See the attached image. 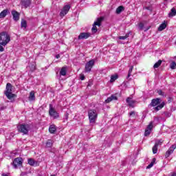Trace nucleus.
I'll use <instances>...</instances> for the list:
<instances>
[{
	"label": "nucleus",
	"mask_w": 176,
	"mask_h": 176,
	"mask_svg": "<svg viewBox=\"0 0 176 176\" xmlns=\"http://www.w3.org/2000/svg\"><path fill=\"white\" fill-rule=\"evenodd\" d=\"M21 28H27V21L22 19L21 22Z\"/></svg>",
	"instance_id": "nucleus-25"
},
{
	"label": "nucleus",
	"mask_w": 176,
	"mask_h": 176,
	"mask_svg": "<svg viewBox=\"0 0 176 176\" xmlns=\"http://www.w3.org/2000/svg\"><path fill=\"white\" fill-rule=\"evenodd\" d=\"M162 144H163V140L161 139L160 140L156 141L155 145L158 147L160 146Z\"/></svg>",
	"instance_id": "nucleus-32"
},
{
	"label": "nucleus",
	"mask_w": 176,
	"mask_h": 176,
	"mask_svg": "<svg viewBox=\"0 0 176 176\" xmlns=\"http://www.w3.org/2000/svg\"><path fill=\"white\" fill-rule=\"evenodd\" d=\"M17 130L23 135H28V133L32 130V125L27 123L21 124L17 126Z\"/></svg>",
	"instance_id": "nucleus-1"
},
{
	"label": "nucleus",
	"mask_w": 176,
	"mask_h": 176,
	"mask_svg": "<svg viewBox=\"0 0 176 176\" xmlns=\"http://www.w3.org/2000/svg\"><path fill=\"white\" fill-rule=\"evenodd\" d=\"M113 100H118V97H116V96L115 95H111L110 97H109L106 100L105 102H107V104L111 102V101H113Z\"/></svg>",
	"instance_id": "nucleus-18"
},
{
	"label": "nucleus",
	"mask_w": 176,
	"mask_h": 176,
	"mask_svg": "<svg viewBox=\"0 0 176 176\" xmlns=\"http://www.w3.org/2000/svg\"><path fill=\"white\" fill-rule=\"evenodd\" d=\"M91 35L89 32H82L78 36V39H87V38H90Z\"/></svg>",
	"instance_id": "nucleus-15"
},
{
	"label": "nucleus",
	"mask_w": 176,
	"mask_h": 176,
	"mask_svg": "<svg viewBox=\"0 0 176 176\" xmlns=\"http://www.w3.org/2000/svg\"><path fill=\"white\" fill-rule=\"evenodd\" d=\"M118 79V75H113L111 76L110 82L113 83V82H115Z\"/></svg>",
	"instance_id": "nucleus-30"
},
{
	"label": "nucleus",
	"mask_w": 176,
	"mask_h": 176,
	"mask_svg": "<svg viewBox=\"0 0 176 176\" xmlns=\"http://www.w3.org/2000/svg\"><path fill=\"white\" fill-rule=\"evenodd\" d=\"M152 149H153V153L154 155H156V153H157V146L154 145Z\"/></svg>",
	"instance_id": "nucleus-36"
},
{
	"label": "nucleus",
	"mask_w": 176,
	"mask_h": 176,
	"mask_svg": "<svg viewBox=\"0 0 176 176\" xmlns=\"http://www.w3.org/2000/svg\"><path fill=\"white\" fill-rule=\"evenodd\" d=\"M50 176H56V175H50Z\"/></svg>",
	"instance_id": "nucleus-48"
},
{
	"label": "nucleus",
	"mask_w": 176,
	"mask_h": 176,
	"mask_svg": "<svg viewBox=\"0 0 176 176\" xmlns=\"http://www.w3.org/2000/svg\"><path fill=\"white\" fill-rule=\"evenodd\" d=\"M69 9H71V6L68 4L64 6L63 8L60 12V17H64V16H65V14H67L68 12H69Z\"/></svg>",
	"instance_id": "nucleus-9"
},
{
	"label": "nucleus",
	"mask_w": 176,
	"mask_h": 176,
	"mask_svg": "<svg viewBox=\"0 0 176 176\" xmlns=\"http://www.w3.org/2000/svg\"><path fill=\"white\" fill-rule=\"evenodd\" d=\"M31 0H21V6L27 9V8L31 6Z\"/></svg>",
	"instance_id": "nucleus-11"
},
{
	"label": "nucleus",
	"mask_w": 176,
	"mask_h": 176,
	"mask_svg": "<svg viewBox=\"0 0 176 176\" xmlns=\"http://www.w3.org/2000/svg\"><path fill=\"white\" fill-rule=\"evenodd\" d=\"M94 65V60H91L85 65V72H90L91 71V68Z\"/></svg>",
	"instance_id": "nucleus-10"
},
{
	"label": "nucleus",
	"mask_w": 176,
	"mask_h": 176,
	"mask_svg": "<svg viewBox=\"0 0 176 176\" xmlns=\"http://www.w3.org/2000/svg\"><path fill=\"white\" fill-rule=\"evenodd\" d=\"M10 42V36L6 32L0 33V45L6 46Z\"/></svg>",
	"instance_id": "nucleus-4"
},
{
	"label": "nucleus",
	"mask_w": 176,
	"mask_h": 176,
	"mask_svg": "<svg viewBox=\"0 0 176 176\" xmlns=\"http://www.w3.org/2000/svg\"><path fill=\"white\" fill-rule=\"evenodd\" d=\"M52 145H53V143L52 142L51 140H48L46 143L47 148H52Z\"/></svg>",
	"instance_id": "nucleus-35"
},
{
	"label": "nucleus",
	"mask_w": 176,
	"mask_h": 176,
	"mask_svg": "<svg viewBox=\"0 0 176 176\" xmlns=\"http://www.w3.org/2000/svg\"><path fill=\"white\" fill-rule=\"evenodd\" d=\"M29 101H35V92H34V91H32L30 93Z\"/></svg>",
	"instance_id": "nucleus-21"
},
{
	"label": "nucleus",
	"mask_w": 176,
	"mask_h": 176,
	"mask_svg": "<svg viewBox=\"0 0 176 176\" xmlns=\"http://www.w3.org/2000/svg\"><path fill=\"white\" fill-rule=\"evenodd\" d=\"M170 68L171 69H176V63L175 61L172 62L170 64Z\"/></svg>",
	"instance_id": "nucleus-33"
},
{
	"label": "nucleus",
	"mask_w": 176,
	"mask_h": 176,
	"mask_svg": "<svg viewBox=\"0 0 176 176\" xmlns=\"http://www.w3.org/2000/svg\"><path fill=\"white\" fill-rule=\"evenodd\" d=\"M30 70L32 71V72H33V71H35L36 67H35V65L32 64L30 66Z\"/></svg>",
	"instance_id": "nucleus-39"
},
{
	"label": "nucleus",
	"mask_w": 176,
	"mask_h": 176,
	"mask_svg": "<svg viewBox=\"0 0 176 176\" xmlns=\"http://www.w3.org/2000/svg\"><path fill=\"white\" fill-rule=\"evenodd\" d=\"M12 90L13 86L12 85V84L9 82L7 83L4 94L8 100H12V98H14V97H16V94L12 93Z\"/></svg>",
	"instance_id": "nucleus-3"
},
{
	"label": "nucleus",
	"mask_w": 176,
	"mask_h": 176,
	"mask_svg": "<svg viewBox=\"0 0 176 176\" xmlns=\"http://www.w3.org/2000/svg\"><path fill=\"white\" fill-rule=\"evenodd\" d=\"M49 115L54 118V119H58V118H60V115L57 111H56L53 107V104H50Z\"/></svg>",
	"instance_id": "nucleus-7"
},
{
	"label": "nucleus",
	"mask_w": 176,
	"mask_h": 176,
	"mask_svg": "<svg viewBox=\"0 0 176 176\" xmlns=\"http://www.w3.org/2000/svg\"><path fill=\"white\" fill-rule=\"evenodd\" d=\"M166 27H167V25H166L165 23H162L158 28V31H163V30H166Z\"/></svg>",
	"instance_id": "nucleus-26"
},
{
	"label": "nucleus",
	"mask_w": 176,
	"mask_h": 176,
	"mask_svg": "<svg viewBox=\"0 0 176 176\" xmlns=\"http://www.w3.org/2000/svg\"><path fill=\"white\" fill-rule=\"evenodd\" d=\"M129 116H135V111H131V113H129Z\"/></svg>",
	"instance_id": "nucleus-42"
},
{
	"label": "nucleus",
	"mask_w": 176,
	"mask_h": 176,
	"mask_svg": "<svg viewBox=\"0 0 176 176\" xmlns=\"http://www.w3.org/2000/svg\"><path fill=\"white\" fill-rule=\"evenodd\" d=\"M14 168H17L19 166H23V158L21 157H16L14 160L13 162L12 163Z\"/></svg>",
	"instance_id": "nucleus-8"
},
{
	"label": "nucleus",
	"mask_w": 176,
	"mask_h": 176,
	"mask_svg": "<svg viewBox=\"0 0 176 176\" xmlns=\"http://www.w3.org/2000/svg\"><path fill=\"white\" fill-rule=\"evenodd\" d=\"M157 94H159V96H162V97H164V92L162 91V89L158 90Z\"/></svg>",
	"instance_id": "nucleus-38"
},
{
	"label": "nucleus",
	"mask_w": 176,
	"mask_h": 176,
	"mask_svg": "<svg viewBox=\"0 0 176 176\" xmlns=\"http://www.w3.org/2000/svg\"><path fill=\"white\" fill-rule=\"evenodd\" d=\"M160 102H162V99L160 98L153 99L151 104L148 105V108H151V107H154L155 111H160V109L164 107V104H160Z\"/></svg>",
	"instance_id": "nucleus-2"
},
{
	"label": "nucleus",
	"mask_w": 176,
	"mask_h": 176,
	"mask_svg": "<svg viewBox=\"0 0 176 176\" xmlns=\"http://www.w3.org/2000/svg\"><path fill=\"white\" fill-rule=\"evenodd\" d=\"M172 176H176V173L173 174Z\"/></svg>",
	"instance_id": "nucleus-46"
},
{
	"label": "nucleus",
	"mask_w": 176,
	"mask_h": 176,
	"mask_svg": "<svg viewBox=\"0 0 176 176\" xmlns=\"http://www.w3.org/2000/svg\"><path fill=\"white\" fill-rule=\"evenodd\" d=\"M102 20H104V18L102 17L97 18L96 21L94 23L93 27L91 28L93 34H96V32H97V25L98 27H100L101 23H102Z\"/></svg>",
	"instance_id": "nucleus-6"
},
{
	"label": "nucleus",
	"mask_w": 176,
	"mask_h": 176,
	"mask_svg": "<svg viewBox=\"0 0 176 176\" xmlns=\"http://www.w3.org/2000/svg\"><path fill=\"white\" fill-rule=\"evenodd\" d=\"M12 16H13L14 21H19L20 20V13L16 10H12L11 12Z\"/></svg>",
	"instance_id": "nucleus-12"
},
{
	"label": "nucleus",
	"mask_w": 176,
	"mask_h": 176,
	"mask_svg": "<svg viewBox=\"0 0 176 176\" xmlns=\"http://www.w3.org/2000/svg\"><path fill=\"white\" fill-rule=\"evenodd\" d=\"M80 80H85V74H80Z\"/></svg>",
	"instance_id": "nucleus-41"
},
{
	"label": "nucleus",
	"mask_w": 176,
	"mask_h": 176,
	"mask_svg": "<svg viewBox=\"0 0 176 176\" xmlns=\"http://www.w3.org/2000/svg\"><path fill=\"white\" fill-rule=\"evenodd\" d=\"M155 162H156V158L153 159L151 163L148 165L147 168H152V167H153V164H155Z\"/></svg>",
	"instance_id": "nucleus-29"
},
{
	"label": "nucleus",
	"mask_w": 176,
	"mask_h": 176,
	"mask_svg": "<svg viewBox=\"0 0 176 176\" xmlns=\"http://www.w3.org/2000/svg\"><path fill=\"white\" fill-rule=\"evenodd\" d=\"M151 122H153V124L156 126V124H159L160 123V119L159 117H154V120Z\"/></svg>",
	"instance_id": "nucleus-24"
},
{
	"label": "nucleus",
	"mask_w": 176,
	"mask_h": 176,
	"mask_svg": "<svg viewBox=\"0 0 176 176\" xmlns=\"http://www.w3.org/2000/svg\"><path fill=\"white\" fill-rule=\"evenodd\" d=\"M129 35H130V34L128 33V34H126L125 36H119V37H118V39L124 41V39H127V38H129Z\"/></svg>",
	"instance_id": "nucleus-31"
},
{
	"label": "nucleus",
	"mask_w": 176,
	"mask_h": 176,
	"mask_svg": "<svg viewBox=\"0 0 176 176\" xmlns=\"http://www.w3.org/2000/svg\"><path fill=\"white\" fill-rule=\"evenodd\" d=\"M25 174V173L22 172V173H21V175L23 176Z\"/></svg>",
	"instance_id": "nucleus-44"
},
{
	"label": "nucleus",
	"mask_w": 176,
	"mask_h": 176,
	"mask_svg": "<svg viewBox=\"0 0 176 176\" xmlns=\"http://www.w3.org/2000/svg\"><path fill=\"white\" fill-rule=\"evenodd\" d=\"M138 27L140 30H142L144 29V23H140Z\"/></svg>",
	"instance_id": "nucleus-40"
},
{
	"label": "nucleus",
	"mask_w": 176,
	"mask_h": 176,
	"mask_svg": "<svg viewBox=\"0 0 176 176\" xmlns=\"http://www.w3.org/2000/svg\"><path fill=\"white\" fill-rule=\"evenodd\" d=\"M88 116H89L90 123H96V120H97V117L98 116V114L97 113V110L96 109L89 110Z\"/></svg>",
	"instance_id": "nucleus-5"
},
{
	"label": "nucleus",
	"mask_w": 176,
	"mask_h": 176,
	"mask_svg": "<svg viewBox=\"0 0 176 176\" xmlns=\"http://www.w3.org/2000/svg\"><path fill=\"white\" fill-rule=\"evenodd\" d=\"M124 10V7H123L122 6H120L118 8H117L116 12L117 14H120V12H123Z\"/></svg>",
	"instance_id": "nucleus-23"
},
{
	"label": "nucleus",
	"mask_w": 176,
	"mask_h": 176,
	"mask_svg": "<svg viewBox=\"0 0 176 176\" xmlns=\"http://www.w3.org/2000/svg\"><path fill=\"white\" fill-rule=\"evenodd\" d=\"M133 67L131 66L129 68V70L128 72V76L126 77V79H128V80H130L129 78L131 76V73L133 72Z\"/></svg>",
	"instance_id": "nucleus-27"
},
{
	"label": "nucleus",
	"mask_w": 176,
	"mask_h": 176,
	"mask_svg": "<svg viewBox=\"0 0 176 176\" xmlns=\"http://www.w3.org/2000/svg\"><path fill=\"white\" fill-rule=\"evenodd\" d=\"M126 102L129 107L131 108H134V104H135V101L133 100L131 98H126Z\"/></svg>",
	"instance_id": "nucleus-16"
},
{
	"label": "nucleus",
	"mask_w": 176,
	"mask_h": 176,
	"mask_svg": "<svg viewBox=\"0 0 176 176\" xmlns=\"http://www.w3.org/2000/svg\"><path fill=\"white\" fill-rule=\"evenodd\" d=\"M151 130L149 129H146L145 132H144V135L145 137H148V135H149L151 134Z\"/></svg>",
	"instance_id": "nucleus-37"
},
{
	"label": "nucleus",
	"mask_w": 176,
	"mask_h": 176,
	"mask_svg": "<svg viewBox=\"0 0 176 176\" xmlns=\"http://www.w3.org/2000/svg\"><path fill=\"white\" fill-rule=\"evenodd\" d=\"M5 50V49L3 48V46H2V45L0 44V52H3Z\"/></svg>",
	"instance_id": "nucleus-43"
},
{
	"label": "nucleus",
	"mask_w": 176,
	"mask_h": 176,
	"mask_svg": "<svg viewBox=\"0 0 176 176\" xmlns=\"http://www.w3.org/2000/svg\"><path fill=\"white\" fill-rule=\"evenodd\" d=\"M176 148V144H173L172 146H170L168 150L166 151L165 154V157H169L170 155L173 154L174 152V150Z\"/></svg>",
	"instance_id": "nucleus-13"
},
{
	"label": "nucleus",
	"mask_w": 176,
	"mask_h": 176,
	"mask_svg": "<svg viewBox=\"0 0 176 176\" xmlns=\"http://www.w3.org/2000/svg\"><path fill=\"white\" fill-rule=\"evenodd\" d=\"M49 131L51 134H54L57 131V128L56 127V125H50L49 127Z\"/></svg>",
	"instance_id": "nucleus-17"
},
{
	"label": "nucleus",
	"mask_w": 176,
	"mask_h": 176,
	"mask_svg": "<svg viewBox=\"0 0 176 176\" xmlns=\"http://www.w3.org/2000/svg\"><path fill=\"white\" fill-rule=\"evenodd\" d=\"M160 65H162V60H159L155 63L153 65V68H159Z\"/></svg>",
	"instance_id": "nucleus-28"
},
{
	"label": "nucleus",
	"mask_w": 176,
	"mask_h": 176,
	"mask_svg": "<svg viewBox=\"0 0 176 176\" xmlns=\"http://www.w3.org/2000/svg\"><path fill=\"white\" fill-rule=\"evenodd\" d=\"M8 13H9V10L8 9L3 10L0 13V19H4V17H6V16H8Z\"/></svg>",
	"instance_id": "nucleus-19"
},
{
	"label": "nucleus",
	"mask_w": 176,
	"mask_h": 176,
	"mask_svg": "<svg viewBox=\"0 0 176 176\" xmlns=\"http://www.w3.org/2000/svg\"><path fill=\"white\" fill-rule=\"evenodd\" d=\"M166 2H167V1H168V0H164Z\"/></svg>",
	"instance_id": "nucleus-49"
},
{
	"label": "nucleus",
	"mask_w": 176,
	"mask_h": 176,
	"mask_svg": "<svg viewBox=\"0 0 176 176\" xmlns=\"http://www.w3.org/2000/svg\"><path fill=\"white\" fill-rule=\"evenodd\" d=\"M174 16H176V9H175V8H173L170 10V12L168 13V17H174Z\"/></svg>",
	"instance_id": "nucleus-20"
},
{
	"label": "nucleus",
	"mask_w": 176,
	"mask_h": 176,
	"mask_svg": "<svg viewBox=\"0 0 176 176\" xmlns=\"http://www.w3.org/2000/svg\"><path fill=\"white\" fill-rule=\"evenodd\" d=\"M149 30V28H148V29L145 30L144 31H145V32H146V31H147V30Z\"/></svg>",
	"instance_id": "nucleus-47"
},
{
	"label": "nucleus",
	"mask_w": 176,
	"mask_h": 176,
	"mask_svg": "<svg viewBox=\"0 0 176 176\" xmlns=\"http://www.w3.org/2000/svg\"><path fill=\"white\" fill-rule=\"evenodd\" d=\"M28 164H30V166H32L34 167H36V166H39V162L35 161L32 158H29L28 160Z\"/></svg>",
	"instance_id": "nucleus-14"
},
{
	"label": "nucleus",
	"mask_w": 176,
	"mask_h": 176,
	"mask_svg": "<svg viewBox=\"0 0 176 176\" xmlns=\"http://www.w3.org/2000/svg\"><path fill=\"white\" fill-rule=\"evenodd\" d=\"M153 127V122H151L149 123V124L148 125L146 129H147V130H150L151 131H152Z\"/></svg>",
	"instance_id": "nucleus-34"
},
{
	"label": "nucleus",
	"mask_w": 176,
	"mask_h": 176,
	"mask_svg": "<svg viewBox=\"0 0 176 176\" xmlns=\"http://www.w3.org/2000/svg\"><path fill=\"white\" fill-rule=\"evenodd\" d=\"M59 57H60V55H58V54L56 56V58H58Z\"/></svg>",
	"instance_id": "nucleus-45"
},
{
	"label": "nucleus",
	"mask_w": 176,
	"mask_h": 176,
	"mask_svg": "<svg viewBox=\"0 0 176 176\" xmlns=\"http://www.w3.org/2000/svg\"><path fill=\"white\" fill-rule=\"evenodd\" d=\"M59 74L62 76H65L67 75V67H62Z\"/></svg>",
	"instance_id": "nucleus-22"
}]
</instances>
